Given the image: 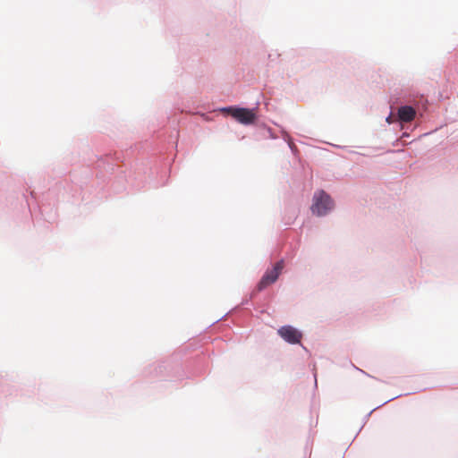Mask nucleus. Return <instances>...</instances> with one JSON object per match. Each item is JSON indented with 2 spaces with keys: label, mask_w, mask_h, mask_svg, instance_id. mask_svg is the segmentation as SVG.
Instances as JSON below:
<instances>
[{
  "label": "nucleus",
  "mask_w": 458,
  "mask_h": 458,
  "mask_svg": "<svg viewBox=\"0 0 458 458\" xmlns=\"http://www.w3.org/2000/svg\"><path fill=\"white\" fill-rule=\"evenodd\" d=\"M334 208V202L330 196L324 191H319L314 194L311 211L317 216H325Z\"/></svg>",
  "instance_id": "f257e3e1"
},
{
  "label": "nucleus",
  "mask_w": 458,
  "mask_h": 458,
  "mask_svg": "<svg viewBox=\"0 0 458 458\" xmlns=\"http://www.w3.org/2000/svg\"><path fill=\"white\" fill-rule=\"evenodd\" d=\"M231 117L245 125L254 123L257 119L256 113L253 109L233 106H231Z\"/></svg>",
  "instance_id": "f03ea898"
},
{
  "label": "nucleus",
  "mask_w": 458,
  "mask_h": 458,
  "mask_svg": "<svg viewBox=\"0 0 458 458\" xmlns=\"http://www.w3.org/2000/svg\"><path fill=\"white\" fill-rule=\"evenodd\" d=\"M284 267V260H279L275 264L272 269L267 270L265 275L262 276L260 282L259 283V290H263L268 285L274 284L279 275L281 274L283 268Z\"/></svg>",
  "instance_id": "7ed1b4c3"
},
{
  "label": "nucleus",
  "mask_w": 458,
  "mask_h": 458,
  "mask_svg": "<svg viewBox=\"0 0 458 458\" xmlns=\"http://www.w3.org/2000/svg\"><path fill=\"white\" fill-rule=\"evenodd\" d=\"M278 335L287 343L295 344L301 342L302 335L292 326H284L277 331Z\"/></svg>",
  "instance_id": "20e7f679"
},
{
  "label": "nucleus",
  "mask_w": 458,
  "mask_h": 458,
  "mask_svg": "<svg viewBox=\"0 0 458 458\" xmlns=\"http://www.w3.org/2000/svg\"><path fill=\"white\" fill-rule=\"evenodd\" d=\"M415 115V109L410 106H401L397 112V119L399 122H411L414 119Z\"/></svg>",
  "instance_id": "39448f33"
},
{
  "label": "nucleus",
  "mask_w": 458,
  "mask_h": 458,
  "mask_svg": "<svg viewBox=\"0 0 458 458\" xmlns=\"http://www.w3.org/2000/svg\"><path fill=\"white\" fill-rule=\"evenodd\" d=\"M224 114L225 115H227L229 114V107H224L222 109H220L219 111H214L212 113H210L209 114H202V116L207 120H212L213 119V116H215L216 114Z\"/></svg>",
  "instance_id": "423d86ee"
},
{
  "label": "nucleus",
  "mask_w": 458,
  "mask_h": 458,
  "mask_svg": "<svg viewBox=\"0 0 458 458\" xmlns=\"http://www.w3.org/2000/svg\"><path fill=\"white\" fill-rule=\"evenodd\" d=\"M395 121H398L397 116H394L393 114H390V115L386 118V122L388 123H392Z\"/></svg>",
  "instance_id": "0eeeda50"
},
{
  "label": "nucleus",
  "mask_w": 458,
  "mask_h": 458,
  "mask_svg": "<svg viewBox=\"0 0 458 458\" xmlns=\"http://www.w3.org/2000/svg\"><path fill=\"white\" fill-rule=\"evenodd\" d=\"M290 147L293 152H295L297 150L295 144L290 145Z\"/></svg>",
  "instance_id": "6e6552de"
}]
</instances>
